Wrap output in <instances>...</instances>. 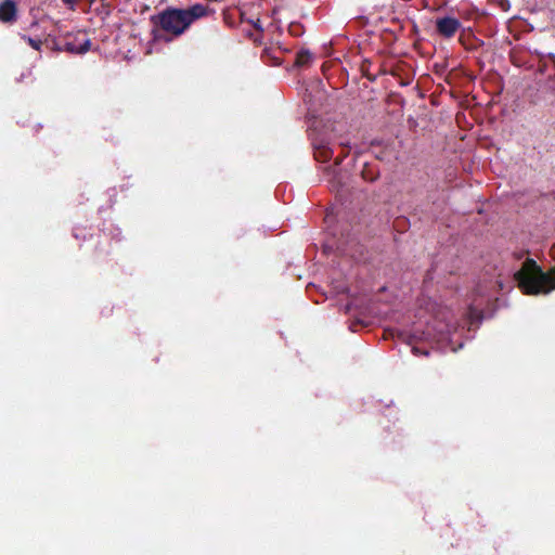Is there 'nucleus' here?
I'll return each mask as SVG.
<instances>
[{"mask_svg": "<svg viewBox=\"0 0 555 555\" xmlns=\"http://www.w3.org/2000/svg\"><path fill=\"white\" fill-rule=\"evenodd\" d=\"M211 10L202 3H195L189 8L180 9L168 7L158 14L151 16L154 25L152 35L154 40L170 41L182 36L191 25L199 18L209 15Z\"/></svg>", "mask_w": 555, "mask_h": 555, "instance_id": "1", "label": "nucleus"}, {"mask_svg": "<svg viewBox=\"0 0 555 555\" xmlns=\"http://www.w3.org/2000/svg\"><path fill=\"white\" fill-rule=\"evenodd\" d=\"M514 278L526 295L548 294L555 289V273L543 272L537 261L531 258L524 261Z\"/></svg>", "mask_w": 555, "mask_h": 555, "instance_id": "2", "label": "nucleus"}, {"mask_svg": "<svg viewBox=\"0 0 555 555\" xmlns=\"http://www.w3.org/2000/svg\"><path fill=\"white\" fill-rule=\"evenodd\" d=\"M311 144L314 150V158L318 162L326 163L333 157L331 141L322 134L311 135Z\"/></svg>", "mask_w": 555, "mask_h": 555, "instance_id": "3", "label": "nucleus"}, {"mask_svg": "<svg viewBox=\"0 0 555 555\" xmlns=\"http://www.w3.org/2000/svg\"><path fill=\"white\" fill-rule=\"evenodd\" d=\"M460 28L461 22L455 17L444 16L436 20V30L443 38H452Z\"/></svg>", "mask_w": 555, "mask_h": 555, "instance_id": "4", "label": "nucleus"}, {"mask_svg": "<svg viewBox=\"0 0 555 555\" xmlns=\"http://www.w3.org/2000/svg\"><path fill=\"white\" fill-rule=\"evenodd\" d=\"M17 21V5L14 0H4L0 3V22L13 24Z\"/></svg>", "mask_w": 555, "mask_h": 555, "instance_id": "5", "label": "nucleus"}, {"mask_svg": "<svg viewBox=\"0 0 555 555\" xmlns=\"http://www.w3.org/2000/svg\"><path fill=\"white\" fill-rule=\"evenodd\" d=\"M77 40L66 41L64 44V50L74 53V54H83L90 49V40L83 39L81 42H76Z\"/></svg>", "mask_w": 555, "mask_h": 555, "instance_id": "6", "label": "nucleus"}, {"mask_svg": "<svg viewBox=\"0 0 555 555\" xmlns=\"http://www.w3.org/2000/svg\"><path fill=\"white\" fill-rule=\"evenodd\" d=\"M312 60V53L308 49H301L297 52L295 65L298 67H305L308 66Z\"/></svg>", "mask_w": 555, "mask_h": 555, "instance_id": "7", "label": "nucleus"}, {"mask_svg": "<svg viewBox=\"0 0 555 555\" xmlns=\"http://www.w3.org/2000/svg\"><path fill=\"white\" fill-rule=\"evenodd\" d=\"M548 61H550V66H551V69L553 72V74L550 75L547 81H546V87L553 92L555 93V55H550L548 56Z\"/></svg>", "mask_w": 555, "mask_h": 555, "instance_id": "8", "label": "nucleus"}, {"mask_svg": "<svg viewBox=\"0 0 555 555\" xmlns=\"http://www.w3.org/2000/svg\"><path fill=\"white\" fill-rule=\"evenodd\" d=\"M339 145L343 147V152L339 156H337L335 158V162H334L335 167L339 166L343 163V160L349 155V152H350L349 142L341 141V142H339Z\"/></svg>", "mask_w": 555, "mask_h": 555, "instance_id": "9", "label": "nucleus"}, {"mask_svg": "<svg viewBox=\"0 0 555 555\" xmlns=\"http://www.w3.org/2000/svg\"><path fill=\"white\" fill-rule=\"evenodd\" d=\"M361 176L365 181L374 182L378 178V173L374 171L371 167L367 165L364 166L363 170L361 171Z\"/></svg>", "mask_w": 555, "mask_h": 555, "instance_id": "10", "label": "nucleus"}, {"mask_svg": "<svg viewBox=\"0 0 555 555\" xmlns=\"http://www.w3.org/2000/svg\"><path fill=\"white\" fill-rule=\"evenodd\" d=\"M21 38L26 41L33 49L37 50V51H40L41 49V46H42V41L39 40V39H34L29 36H26V35H22Z\"/></svg>", "mask_w": 555, "mask_h": 555, "instance_id": "11", "label": "nucleus"}, {"mask_svg": "<svg viewBox=\"0 0 555 555\" xmlns=\"http://www.w3.org/2000/svg\"><path fill=\"white\" fill-rule=\"evenodd\" d=\"M325 172H326L327 175H333V179L335 178V176H336V173H337L336 168H333V167H331V166H328V167H326V168H325Z\"/></svg>", "mask_w": 555, "mask_h": 555, "instance_id": "12", "label": "nucleus"}, {"mask_svg": "<svg viewBox=\"0 0 555 555\" xmlns=\"http://www.w3.org/2000/svg\"><path fill=\"white\" fill-rule=\"evenodd\" d=\"M412 351H413L414 354H418V353H422V354H425V356L428 354V351H424L423 352L417 347H413Z\"/></svg>", "mask_w": 555, "mask_h": 555, "instance_id": "13", "label": "nucleus"}, {"mask_svg": "<svg viewBox=\"0 0 555 555\" xmlns=\"http://www.w3.org/2000/svg\"><path fill=\"white\" fill-rule=\"evenodd\" d=\"M67 5H73L77 2V0H62Z\"/></svg>", "mask_w": 555, "mask_h": 555, "instance_id": "14", "label": "nucleus"}, {"mask_svg": "<svg viewBox=\"0 0 555 555\" xmlns=\"http://www.w3.org/2000/svg\"><path fill=\"white\" fill-rule=\"evenodd\" d=\"M267 56H270V51L268 49L263 50L261 57L264 59Z\"/></svg>", "mask_w": 555, "mask_h": 555, "instance_id": "15", "label": "nucleus"}, {"mask_svg": "<svg viewBox=\"0 0 555 555\" xmlns=\"http://www.w3.org/2000/svg\"><path fill=\"white\" fill-rule=\"evenodd\" d=\"M255 28H257V29H261V28H260V26L258 25V23H257V24H255Z\"/></svg>", "mask_w": 555, "mask_h": 555, "instance_id": "16", "label": "nucleus"}]
</instances>
